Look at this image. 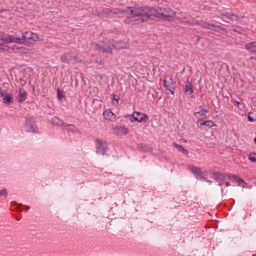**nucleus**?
Masks as SVG:
<instances>
[{
	"mask_svg": "<svg viewBox=\"0 0 256 256\" xmlns=\"http://www.w3.org/2000/svg\"><path fill=\"white\" fill-rule=\"evenodd\" d=\"M252 114V113H248V120L250 122H254V118L252 116H251Z\"/></svg>",
	"mask_w": 256,
	"mask_h": 256,
	"instance_id": "29",
	"label": "nucleus"
},
{
	"mask_svg": "<svg viewBox=\"0 0 256 256\" xmlns=\"http://www.w3.org/2000/svg\"><path fill=\"white\" fill-rule=\"evenodd\" d=\"M185 92L188 94H191L193 92V90L190 84H186Z\"/></svg>",
	"mask_w": 256,
	"mask_h": 256,
	"instance_id": "21",
	"label": "nucleus"
},
{
	"mask_svg": "<svg viewBox=\"0 0 256 256\" xmlns=\"http://www.w3.org/2000/svg\"><path fill=\"white\" fill-rule=\"evenodd\" d=\"M27 98V92L23 88H20L16 98V100L20 102H22Z\"/></svg>",
	"mask_w": 256,
	"mask_h": 256,
	"instance_id": "9",
	"label": "nucleus"
},
{
	"mask_svg": "<svg viewBox=\"0 0 256 256\" xmlns=\"http://www.w3.org/2000/svg\"><path fill=\"white\" fill-rule=\"evenodd\" d=\"M227 176H228V178L230 180H234L236 181V182L238 185L239 186H242L244 187V186H242V184H246L243 180L239 178L237 176H236L234 175H230V174H228Z\"/></svg>",
	"mask_w": 256,
	"mask_h": 256,
	"instance_id": "14",
	"label": "nucleus"
},
{
	"mask_svg": "<svg viewBox=\"0 0 256 256\" xmlns=\"http://www.w3.org/2000/svg\"><path fill=\"white\" fill-rule=\"evenodd\" d=\"M114 133L118 136L125 135L128 132V128L125 126H116L114 129Z\"/></svg>",
	"mask_w": 256,
	"mask_h": 256,
	"instance_id": "11",
	"label": "nucleus"
},
{
	"mask_svg": "<svg viewBox=\"0 0 256 256\" xmlns=\"http://www.w3.org/2000/svg\"><path fill=\"white\" fill-rule=\"evenodd\" d=\"M16 40L18 39L14 38L12 37H10V35H8L2 32H0V45L4 44H8L10 43V42H16Z\"/></svg>",
	"mask_w": 256,
	"mask_h": 256,
	"instance_id": "7",
	"label": "nucleus"
},
{
	"mask_svg": "<svg viewBox=\"0 0 256 256\" xmlns=\"http://www.w3.org/2000/svg\"><path fill=\"white\" fill-rule=\"evenodd\" d=\"M254 184L256 186V183H255Z\"/></svg>",
	"mask_w": 256,
	"mask_h": 256,
	"instance_id": "40",
	"label": "nucleus"
},
{
	"mask_svg": "<svg viewBox=\"0 0 256 256\" xmlns=\"http://www.w3.org/2000/svg\"><path fill=\"white\" fill-rule=\"evenodd\" d=\"M237 16L235 15L234 14H229L228 13L225 12V22H228L227 20H232V21H234L237 20Z\"/></svg>",
	"mask_w": 256,
	"mask_h": 256,
	"instance_id": "18",
	"label": "nucleus"
},
{
	"mask_svg": "<svg viewBox=\"0 0 256 256\" xmlns=\"http://www.w3.org/2000/svg\"><path fill=\"white\" fill-rule=\"evenodd\" d=\"M254 142H256V138H254Z\"/></svg>",
	"mask_w": 256,
	"mask_h": 256,
	"instance_id": "38",
	"label": "nucleus"
},
{
	"mask_svg": "<svg viewBox=\"0 0 256 256\" xmlns=\"http://www.w3.org/2000/svg\"><path fill=\"white\" fill-rule=\"evenodd\" d=\"M153 19L155 18H159L160 16L164 17H170L172 16V12L166 8H161L152 7Z\"/></svg>",
	"mask_w": 256,
	"mask_h": 256,
	"instance_id": "4",
	"label": "nucleus"
},
{
	"mask_svg": "<svg viewBox=\"0 0 256 256\" xmlns=\"http://www.w3.org/2000/svg\"><path fill=\"white\" fill-rule=\"evenodd\" d=\"M24 128L28 132H35L37 130L35 122L32 118L26 119Z\"/></svg>",
	"mask_w": 256,
	"mask_h": 256,
	"instance_id": "6",
	"label": "nucleus"
},
{
	"mask_svg": "<svg viewBox=\"0 0 256 256\" xmlns=\"http://www.w3.org/2000/svg\"><path fill=\"white\" fill-rule=\"evenodd\" d=\"M245 47L249 51L254 53L256 52V42H249L246 44Z\"/></svg>",
	"mask_w": 256,
	"mask_h": 256,
	"instance_id": "15",
	"label": "nucleus"
},
{
	"mask_svg": "<svg viewBox=\"0 0 256 256\" xmlns=\"http://www.w3.org/2000/svg\"><path fill=\"white\" fill-rule=\"evenodd\" d=\"M4 50V48H0V51H1V50Z\"/></svg>",
	"mask_w": 256,
	"mask_h": 256,
	"instance_id": "34",
	"label": "nucleus"
},
{
	"mask_svg": "<svg viewBox=\"0 0 256 256\" xmlns=\"http://www.w3.org/2000/svg\"><path fill=\"white\" fill-rule=\"evenodd\" d=\"M198 122H200V126H204V122H202L200 119H198Z\"/></svg>",
	"mask_w": 256,
	"mask_h": 256,
	"instance_id": "31",
	"label": "nucleus"
},
{
	"mask_svg": "<svg viewBox=\"0 0 256 256\" xmlns=\"http://www.w3.org/2000/svg\"><path fill=\"white\" fill-rule=\"evenodd\" d=\"M8 83H4L3 87L0 88V96L3 103L9 105L13 102L14 98L12 91L8 88Z\"/></svg>",
	"mask_w": 256,
	"mask_h": 256,
	"instance_id": "3",
	"label": "nucleus"
},
{
	"mask_svg": "<svg viewBox=\"0 0 256 256\" xmlns=\"http://www.w3.org/2000/svg\"><path fill=\"white\" fill-rule=\"evenodd\" d=\"M7 193V190L6 188L0 190V196L2 195H6Z\"/></svg>",
	"mask_w": 256,
	"mask_h": 256,
	"instance_id": "26",
	"label": "nucleus"
},
{
	"mask_svg": "<svg viewBox=\"0 0 256 256\" xmlns=\"http://www.w3.org/2000/svg\"><path fill=\"white\" fill-rule=\"evenodd\" d=\"M10 37H12L18 40H16V42H10V43H17L19 44H24V45L28 46H30L32 44V41L36 42L38 38L37 34L30 32H26L23 33L22 38H18L14 36H10Z\"/></svg>",
	"mask_w": 256,
	"mask_h": 256,
	"instance_id": "2",
	"label": "nucleus"
},
{
	"mask_svg": "<svg viewBox=\"0 0 256 256\" xmlns=\"http://www.w3.org/2000/svg\"><path fill=\"white\" fill-rule=\"evenodd\" d=\"M174 84V81L172 76H168L164 80V85L166 88H167V90H168L172 94H174L173 91L171 90V87Z\"/></svg>",
	"mask_w": 256,
	"mask_h": 256,
	"instance_id": "10",
	"label": "nucleus"
},
{
	"mask_svg": "<svg viewBox=\"0 0 256 256\" xmlns=\"http://www.w3.org/2000/svg\"><path fill=\"white\" fill-rule=\"evenodd\" d=\"M204 126L208 128H211L214 126V123L211 120H208L204 122Z\"/></svg>",
	"mask_w": 256,
	"mask_h": 256,
	"instance_id": "25",
	"label": "nucleus"
},
{
	"mask_svg": "<svg viewBox=\"0 0 256 256\" xmlns=\"http://www.w3.org/2000/svg\"><path fill=\"white\" fill-rule=\"evenodd\" d=\"M52 122L54 124L58 126H61L64 124L63 122L61 120L56 117L53 118L52 119Z\"/></svg>",
	"mask_w": 256,
	"mask_h": 256,
	"instance_id": "20",
	"label": "nucleus"
},
{
	"mask_svg": "<svg viewBox=\"0 0 256 256\" xmlns=\"http://www.w3.org/2000/svg\"><path fill=\"white\" fill-rule=\"evenodd\" d=\"M201 108L200 110L198 112H196L194 113V116L196 117V118H198V119H200L201 118L202 119L206 118H207L206 114L208 112L207 110L204 109L202 108Z\"/></svg>",
	"mask_w": 256,
	"mask_h": 256,
	"instance_id": "12",
	"label": "nucleus"
},
{
	"mask_svg": "<svg viewBox=\"0 0 256 256\" xmlns=\"http://www.w3.org/2000/svg\"><path fill=\"white\" fill-rule=\"evenodd\" d=\"M188 170L195 174L196 176L202 177V172L200 168L194 166H188Z\"/></svg>",
	"mask_w": 256,
	"mask_h": 256,
	"instance_id": "13",
	"label": "nucleus"
},
{
	"mask_svg": "<svg viewBox=\"0 0 256 256\" xmlns=\"http://www.w3.org/2000/svg\"><path fill=\"white\" fill-rule=\"evenodd\" d=\"M26 211H28L29 210V207L28 206H25Z\"/></svg>",
	"mask_w": 256,
	"mask_h": 256,
	"instance_id": "33",
	"label": "nucleus"
},
{
	"mask_svg": "<svg viewBox=\"0 0 256 256\" xmlns=\"http://www.w3.org/2000/svg\"><path fill=\"white\" fill-rule=\"evenodd\" d=\"M248 159L252 162H256V154L253 153L249 156Z\"/></svg>",
	"mask_w": 256,
	"mask_h": 256,
	"instance_id": "24",
	"label": "nucleus"
},
{
	"mask_svg": "<svg viewBox=\"0 0 256 256\" xmlns=\"http://www.w3.org/2000/svg\"><path fill=\"white\" fill-rule=\"evenodd\" d=\"M104 116L108 120H114L116 118V115L112 112L110 110H107L104 112Z\"/></svg>",
	"mask_w": 256,
	"mask_h": 256,
	"instance_id": "16",
	"label": "nucleus"
},
{
	"mask_svg": "<svg viewBox=\"0 0 256 256\" xmlns=\"http://www.w3.org/2000/svg\"><path fill=\"white\" fill-rule=\"evenodd\" d=\"M2 12V11L0 10V13H1Z\"/></svg>",
	"mask_w": 256,
	"mask_h": 256,
	"instance_id": "39",
	"label": "nucleus"
},
{
	"mask_svg": "<svg viewBox=\"0 0 256 256\" xmlns=\"http://www.w3.org/2000/svg\"><path fill=\"white\" fill-rule=\"evenodd\" d=\"M200 24L202 27L210 29V30H212V29L213 28H214V26L208 24L206 22H202Z\"/></svg>",
	"mask_w": 256,
	"mask_h": 256,
	"instance_id": "22",
	"label": "nucleus"
},
{
	"mask_svg": "<svg viewBox=\"0 0 256 256\" xmlns=\"http://www.w3.org/2000/svg\"><path fill=\"white\" fill-rule=\"evenodd\" d=\"M102 52H109V53L112 52V50L110 48H102Z\"/></svg>",
	"mask_w": 256,
	"mask_h": 256,
	"instance_id": "27",
	"label": "nucleus"
},
{
	"mask_svg": "<svg viewBox=\"0 0 256 256\" xmlns=\"http://www.w3.org/2000/svg\"><path fill=\"white\" fill-rule=\"evenodd\" d=\"M131 116L132 117L134 120L137 121L139 122L145 121L148 118L146 114L138 112H134Z\"/></svg>",
	"mask_w": 256,
	"mask_h": 256,
	"instance_id": "8",
	"label": "nucleus"
},
{
	"mask_svg": "<svg viewBox=\"0 0 256 256\" xmlns=\"http://www.w3.org/2000/svg\"><path fill=\"white\" fill-rule=\"evenodd\" d=\"M70 56V54H66L62 55L61 56L62 60L64 62L69 63L70 62L69 58H68Z\"/></svg>",
	"mask_w": 256,
	"mask_h": 256,
	"instance_id": "23",
	"label": "nucleus"
},
{
	"mask_svg": "<svg viewBox=\"0 0 256 256\" xmlns=\"http://www.w3.org/2000/svg\"><path fill=\"white\" fill-rule=\"evenodd\" d=\"M228 186V184L225 182V186Z\"/></svg>",
	"mask_w": 256,
	"mask_h": 256,
	"instance_id": "35",
	"label": "nucleus"
},
{
	"mask_svg": "<svg viewBox=\"0 0 256 256\" xmlns=\"http://www.w3.org/2000/svg\"><path fill=\"white\" fill-rule=\"evenodd\" d=\"M12 204H16V202H12Z\"/></svg>",
	"mask_w": 256,
	"mask_h": 256,
	"instance_id": "37",
	"label": "nucleus"
},
{
	"mask_svg": "<svg viewBox=\"0 0 256 256\" xmlns=\"http://www.w3.org/2000/svg\"><path fill=\"white\" fill-rule=\"evenodd\" d=\"M58 98H60L64 97V94H62V92L60 91V90H58Z\"/></svg>",
	"mask_w": 256,
	"mask_h": 256,
	"instance_id": "30",
	"label": "nucleus"
},
{
	"mask_svg": "<svg viewBox=\"0 0 256 256\" xmlns=\"http://www.w3.org/2000/svg\"><path fill=\"white\" fill-rule=\"evenodd\" d=\"M236 103L237 104H240V102H236Z\"/></svg>",
	"mask_w": 256,
	"mask_h": 256,
	"instance_id": "36",
	"label": "nucleus"
},
{
	"mask_svg": "<svg viewBox=\"0 0 256 256\" xmlns=\"http://www.w3.org/2000/svg\"><path fill=\"white\" fill-rule=\"evenodd\" d=\"M172 144L178 150L182 152V153H184L185 154H188V151L186 150H185L182 146L177 144L175 142H174L172 143Z\"/></svg>",
	"mask_w": 256,
	"mask_h": 256,
	"instance_id": "19",
	"label": "nucleus"
},
{
	"mask_svg": "<svg viewBox=\"0 0 256 256\" xmlns=\"http://www.w3.org/2000/svg\"><path fill=\"white\" fill-rule=\"evenodd\" d=\"M127 12L132 15L130 21L136 24L146 22L149 19L154 20L152 7L128 8Z\"/></svg>",
	"mask_w": 256,
	"mask_h": 256,
	"instance_id": "1",
	"label": "nucleus"
},
{
	"mask_svg": "<svg viewBox=\"0 0 256 256\" xmlns=\"http://www.w3.org/2000/svg\"><path fill=\"white\" fill-rule=\"evenodd\" d=\"M67 126L69 128V130L74 131L76 130V127L73 124H68Z\"/></svg>",
	"mask_w": 256,
	"mask_h": 256,
	"instance_id": "28",
	"label": "nucleus"
},
{
	"mask_svg": "<svg viewBox=\"0 0 256 256\" xmlns=\"http://www.w3.org/2000/svg\"><path fill=\"white\" fill-rule=\"evenodd\" d=\"M214 178L218 182L219 184H222L223 175L217 172H214L213 174Z\"/></svg>",
	"mask_w": 256,
	"mask_h": 256,
	"instance_id": "17",
	"label": "nucleus"
},
{
	"mask_svg": "<svg viewBox=\"0 0 256 256\" xmlns=\"http://www.w3.org/2000/svg\"><path fill=\"white\" fill-rule=\"evenodd\" d=\"M106 144L104 141L100 140H96V150L97 153L104 155L106 153Z\"/></svg>",
	"mask_w": 256,
	"mask_h": 256,
	"instance_id": "5",
	"label": "nucleus"
},
{
	"mask_svg": "<svg viewBox=\"0 0 256 256\" xmlns=\"http://www.w3.org/2000/svg\"><path fill=\"white\" fill-rule=\"evenodd\" d=\"M118 99H119V98H118V97L116 98V96H114V100H116V103H118Z\"/></svg>",
	"mask_w": 256,
	"mask_h": 256,
	"instance_id": "32",
	"label": "nucleus"
}]
</instances>
